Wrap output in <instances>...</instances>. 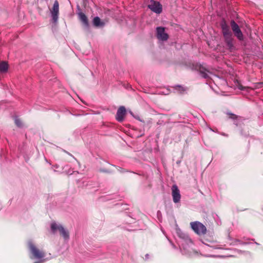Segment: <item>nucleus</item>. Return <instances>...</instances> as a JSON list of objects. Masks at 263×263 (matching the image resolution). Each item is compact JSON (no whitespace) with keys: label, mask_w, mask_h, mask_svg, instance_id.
<instances>
[{"label":"nucleus","mask_w":263,"mask_h":263,"mask_svg":"<svg viewBox=\"0 0 263 263\" xmlns=\"http://www.w3.org/2000/svg\"><path fill=\"white\" fill-rule=\"evenodd\" d=\"M164 94H165V95H168V94H169V90H167V92L165 93Z\"/></svg>","instance_id":"nucleus-21"},{"label":"nucleus","mask_w":263,"mask_h":263,"mask_svg":"<svg viewBox=\"0 0 263 263\" xmlns=\"http://www.w3.org/2000/svg\"><path fill=\"white\" fill-rule=\"evenodd\" d=\"M51 229L53 233H55L58 230L59 231L64 239L68 240L69 239V233L62 226L58 224L55 222H53L51 224Z\"/></svg>","instance_id":"nucleus-2"},{"label":"nucleus","mask_w":263,"mask_h":263,"mask_svg":"<svg viewBox=\"0 0 263 263\" xmlns=\"http://www.w3.org/2000/svg\"><path fill=\"white\" fill-rule=\"evenodd\" d=\"M126 113V109L124 106H120L117 110L116 119L119 122H122L124 118Z\"/></svg>","instance_id":"nucleus-8"},{"label":"nucleus","mask_w":263,"mask_h":263,"mask_svg":"<svg viewBox=\"0 0 263 263\" xmlns=\"http://www.w3.org/2000/svg\"><path fill=\"white\" fill-rule=\"evenodd\" d=\"M178 234L180 237L182 238V239H186V240L189 241L191 243L192 242L191 239L189 237L188 235L183 233L180 230L178 231Z\"/></svg>","instance_id":"nucleus-13"},{"label":"nucleus","mask_w":263,"mask_h":263,"mask_svg":"<svg viewBox=\"0 0 263 263\" xmlns=\"http://www.w3.org/2000/svg\"><path fill=\"white\" fill-rule=\"evenodd\" d=\"M231 27L234 33L240 30L238 25L234 21L231 22Z\"/></svg>","instance_id":"nucleus-14"},{"label":"nucleus","mask_w":263,"mask_h":263,"mask_svg":"<svg viewBox=\"0 0 263 263\" xmlns=\"http://www.w3.org/2000/svg\"><path fill=\"white\" fill-rule=\"evenodd\" d=\"M156 36L158 40L162 41H166L168 38V34L165 32V28L162 27H157Z\"/></svg>","instance_id":"nucleus-6"},{"label":"nucleus","mask_w":263,"mask_h":263,"mask_svg":"<svg viewBox=\"0 0 263 263\" xmlns=\"http://www.w3.org/2000/svg\"><path fill=\"white\" fill-rule=\"evenodd\" d=\"M230 115L232 116V117H231L232 118H233V119L236 118V115L232 114H231Z\"/></svg>","instance_id":"nucleus-19"},{"label":"nucleus","mask_w":263,"mask_h":263,"mask_svg":"<svg viewBox=\"0 0 263 263\" xmlns=\"http://www.w3.org/2000/svg\"><path fill=\"white\" fill-rule=\"evenodd\" d=\"M29 249L32 254L34 258L42 260L45 256V253L38 249L33 243L29 242Z\"/></svg>","instance_id":"nucleus-3"},{"label":"nucleus","mask_w":263,"mask_h":263,"mask_svg":"<svg viewBox=\"0 0 263 263\" xmlns=\"http://www.w3.org/2000/svg\"><path fill=\"white\" fill-rule=\"evenodd\" d=\"M148 7L152 11L157 14H160L162 10V6L160 3L154 0H151L149 4L148 5Z\"/></svg>","instance_id":"nucleus-5"},{"label":"nucleus","mask_w":263,"mask_h":263,"mask_svg":"<svg viewBox=\"0 0 263 263\" xmlns=\"http://www.w3.org/2000/svg\"><path fill=\"white\" fill-rule=\"evenodd\" d=\"M208 73H209V71H207L206 70L200 71V73L201 74V76L204 78H206L209 77Z\"/></svg>","instance_id":"nucleus-16"},{"label":"nucleus","mask_w":263,"mask_h":263,"mask_svg":"<svg viewBox=\"0 0 263 263\" xmlns=\"http://www.w3.org/2000/svg\"><path fill=\"white\" fill-rule=\"evenodd\" d=\"M34 263H39V262H35Z\"/></svg>","instance_id":"nucleus-25"},{"label":"nucleus","mask_w":263,"mask_h":263,"mask_svg":"<svg viewBox=\"0 0 263 263\" xmlns=\"http://www.w3.org/2000/svg\"><path fill=\"white\" fill-rule=\"evenodd\" d=\"M172 191L173 201L175 203L179 202L180 200L181 195L180 194L179 190L176 184H174L172 186Z\"/></svg>","instance_id":"nucleus-7"},{"label":"nucleus","mask_w":263,"mask_h":263,"mask_svg":"<svg viewBox=\"0 0 263 263\" xmlns=\"http://www.w3.org/2000/svg\"><path fill=\"white\" fill-rule=\"evenodd\" d=\"M190 226L194 232L198 235H204L206 233L205 226L199 221L191 222Z\"/></svg>","instance_id":"nucleus-1"},{"label":"nucleus","mask_w":263,"mask_h":263,"mask_svg":"<svg viewBox=\"0 0 263 263\" xmlns=\"http://www.w3.org/2000/svg\"><path fill=\"white\" fill-rule=\"evenodd\" d=\"M221 135H223V136H227V135H226L225 134H222Z\"/></svg>","instance_id":"nucleus-23"},{"label":"nucleus","mask_w":263,"mask_h":263,"mask_svg":"<svg viewBox=\"0 0 263 263\" xmlns=\"http://www.w3.org/2000/svg\"><path fill=\"white\" fill-rule=\"evenodd\" d=\"M50 13L52 21L56 24L58 22L59 13V4L58 1H55L53 7L50 10Z\"/></svg>","instance_id":"nucleus-4"},{"label":"nucleus","mask_w":263,"mask_h":263,"mask_svg":"<svg viewBox=\"0 0 263 263\" xmlns=\"http://www.w3.org/2000/svg\"><path fill=\"white\" fill-rule=\"evenodd\" d=\"M14 121H15V124H16L18 127H21V126H22V122H21V121L19 119H18V118H16L15 119V120H14Z\"/></svg>","instance_id":"nucleus-18"},{"label":"nucleus","mask_w":263,"mask_h":263,"mask_svg":"<svg viewBox=\"0 0 263 263\" xmlns=\"http://www.w3.org/2000/svg\"><path fill=\"white\" fill-rule=\"evenodd\" d=\"M234 34L239 40H243V34L241 30H239L238 32H236L234 33Z\"/></svg>","instance_id":"nucleus-17"},{"label":"nucleus","mask_w":263,"mask_h":263,"mask_svg":"<svg viewBox=\"0 0 263 263\" xmlns=\"http://www.w3.org/2000/svg\"><path fill=\"white\" fill-rule=\"evenodd\" d=\"M79 16L80 20L82 22V23L85 25L86 26H88V22L87 20V18L86 15L83 13H80L79 14Z\"/></svg>","instance_id":"nucleus-12"},{"label":"nucleus","mask_w":263,"mask_h":263,"mask_svg":"<svg viewBox=\"0 0 263 263\" xmlns=\"http://www.w3.org/2000/svg\"><path fill=\"white\" fill-rule=\"evenodd\" d=\"M174 88L177 92L180 93H182L186 90V88H184L181 85H176L174 86Z\"/></svg>","instance_id":"nucleus-15"},{"label":"nucleus","mask_w":263,"mask_h":263,"mask_svg":"<svg viewBox=\"0 0 263 263\" xmlns=\"http://www.w3.org/2000/svg\"><path fill=\"white\" fill-rule=\"evenodd\" d=\"M92 24L96 27H103L105 25V23L101 21L99 17L96 16L92 20Z\"/></svg>","instance_id":"nucleus-9"},{"label":"nucleus","mask_w":263,"mask_h":263,"mask_svg":"<svg viewBox=\"0 0 263 263\" xmlns=\"http://www.w3.org/2000/svg\"><path fill=\"white\" fill-rule=\"evenodd\" d=\"M148 254H146V255H145L146 258H148Z\"/></svg>","instance_id":"nucleus-24"},{"label":"nucleus","mask_w":263,"mask_h":263,"mask_svg":"<svg viewBox=\"0 0 263 263\" xmlns=\"http://www.w3.org/2000/svg\"><path fill=\"white\" fill-rule=\"evenodd\" d=\"M8 69V65L6 62H0V72L5 73Z\"/></svg>","instance_id":"nucleus-11"},{"label":"nucleus","mask_w":263,"mask_h":263,"mask_svg":"<svg viewBox=\"0 0 263 263\" xmlns=\"http://www.w3.org/2000/svg\"><path fill=\"white\" fill-rule=\"evenodd\" d=\"M214 249H221V247H214Z\"/></svg>","instance_id":"nucleus-20"},{"label":"nucleus","mask_w":263,"mask_h":263,"mask_svg":"<svg viewBox=\"0 0 263 263\" xmlns=\"http://www.w3.org/2000/svg\"><path fill=\"white\" fill-rule=\"evenodd\" d=\"M239 89H241V90H243V87H241V86H240V87H239Z\"/></svg>","instance_id":"nucleus-22"},{"label":"nucleus","mask_w":263,"mask_h":263,"mask_svg":"<svg viewBox=\"0 0 263 263\" xmlns=\"http://www.w3.org/2000/svg\"><path fill=\"white\" fill-rule=\"evenodd\" d=\"M222 32L225 37L229 38L231 36V33L229 30L228 26L224 22L221 24Z\"/></svg>","instance_id":"nucleus-10"}]
</instances>
